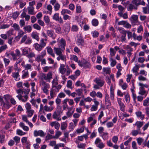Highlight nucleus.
<instances>
[{"instance_id": "obj_1", "label": "nucleus", "mask_w": 149, "mask_h": 149, "mask_svg": "<svg viewBox=\"0 0 149 149\" xmlns=\"http://www.w3.org/2000/svg\"><path fill=\"white\" fill-rule=\"evenodd\" d=\"M40 85L41 87V89L43 92L46 94L48 93V89L50 88L49 84L44 80H40L39 82Z\"/></svg>"}, {"instance_id": "obj_2", "label": "nucleus", "mask_w": 149, "mask_h": 149, "mask_svg": "<svg viewBox=\"0 0 149 149\" xmlns=\"http://www.w3.org/2000/svg\"><path fill=\"white\" fill-rule=\"evenodd\" d=\"M61 87L62 86L61 85H58L57 86H52L50 91V95L51 98H54L56 95V93L59 92Z\"/></svg>"}, {"instance_id": "obj_3", "label": "nucleus", "mask_w": 149, "mask_h": 149, "mask_svg": "<svg viewBox=\"0 0 149 149\" xmlns=\"http://www.w3.org/2000/svg\"><path fill=\"white\" fill-rule=\"evenodd\" d=\"M29 93V91H27L26 90L24 92V93L23 94V95H22L18 94L16 96V97L18 98V99L23 102H26L28 100V95Z\"/></svg>"}, {"instance_id": "obj_4", "label": "nucleus", "mask_w": 149, "mask_h": 149, "mask_svg": "<svg viewBox=\"0 0 149 149\" xmlns=\"http://www.w3.org/2000/svg\"><path fill=\"white\" fill-rule=\"evenodd\" d=\"M41 79L42 80H45L47 81H50L52 78V73L51 72H48L47 74L42 73L41 75Z\"/></svg>"}, {"instance_id": "obj_5", "label": "nucleus", "mask_w": 149, "mask_h": 149, "mask_svg": "<svg viewBox=\"0 0 149 149\" xmlns=\"http://www.w3.org/2000/svg\"><path fill=\"white\" fill-rule=\"evenodd\" d=\"M31 38L26 34L23 36L20 41V43H24L26 45H29L32 42Z\"/></svg>"}, {"instance_id": "obj_6", "label": "nucleus", "mask_w": 149, "mask_h": 149, "mask_svg": "<svg viewBox=\"0 0 149 149\" xmlns=\"http://www.w3.org/2000/svg\"><path fill=\"white\" fill-rule=\"evenodd\" d=\"M57 42L59 47L62 48L63 49H65L66 46V41L65 39L63 38H58L57 39Z\"/></svg>"}, {"instance_id": "obj_7", "label": "nucleus", "mask_w": 149, "mask_h": 149, "mask_svg": "<svg viewBox=\"0 0 149 149\" xmlns=\"http://www.w3.org/2000/svg\"><path fill=\"white\" fill-rule=\"evenodd\" d=\"M123 48L124 49L127 50V57L129 60L130 59V56L132 54V52L133 50V49L129 45H124L123 46Z\"/></svg>"}, {"instance_id": "obj_8", "label": "nucleus", "mask_w": 149, "mask_h": 149, "mask_svg": "<svg viewBox=\"0 0 149 149\" xmlns=\"http://www.w3.org/2000/svg\"><path fill=\"white\" fill-rule=\"evenodd\" d=\"M78 64L79 66L83 67L85 68H90L91 66L90 63L85 60L79 62L78 63Z\"/></svg>"}, {"instance_id": "obj_9", "label": "nucleus", "mask_w": 149, "mask_h": 149, "mask_svg": "<svg viewBox=\"0 0 149 149\" xmlns=\"http://www.w3.org/2000/svg\"><path fill=\"white\" fill-rule=\"evenodd\" d=\"M95 143L96 146L100 149L103 148L105 146V144L103 143L99 138H97L95 142Z\"/></svg>"}, {"instance_id": "obj_10", "label": "nucleus", "mask_w": 149, "mask_h": 149, "mask_svg": "<svg viewBox=\"0 0 149 149\" xmlns=\"http://www.w3.org/2000/svg\"><path fill=\"white\" fill-rule=\"evenodd\" d=\"M47 33L48 36L51 37L53 39H54L56 37V35L54 31L52 30H47Z\"/></svg>"}, {"instance_id": "obj_11", "label": "nucleus", "mask_w": 149, "mask_h": 149, "mask_svg": "<svg viewBox=\"0 0 149 149\" xmlns=\"http://www.w3.org/2000/svg\"><path fill=\"white\" fill-rule=\"evenodd\" d=\"M94 81L100 87L102 86L104 83V81L103 79L99 78L95 79Z\"/></svg>"}, {"instance_id": "obj_12", "label": "nucleus", "mask_w": 149, "mask_h": 149, "mask_svg": "<svg viewBox=\"0 0 149 149\" xmlns=\"http://www.w3.org/2000/svg\"><path fill=\"white\" fill-rule=\"evenodd\" d=\"M94 104L92 105L91 109V110L92 111H96L97 110L98 106L99 104V102L97 101L95 99H94Z\"/></svg>"}, {"instance_id": "obj_13", "label": "nucleus", "mask_w": 149, "mask_h": 149, "mask_svg": "<svg viewBox=\"0 0 149 149\" xmlns=\"http://www.w3.org/2000/svg\"><path fill=\"white\" fill-rule=\"evenodd\" d=\"M34 135L35 136H40L41 137H43L45 136L44 132L42 130L38 131L35 130L34 132Z\"/></svg>"}, {"instance_id": "obj_14", "label": "nucleus", "mask_w": 149, "mask_h": 149, "mask_svg": "<svg viewBox=\"0 0 149 149\" xmlns=\"http://www.w3.org/2000/svg\"><path fill=\"white\" fill-rule=\"evenodd\" d=\"M114 89L115 88L113 87L112 85H111L110 90V96L111 100H113L114 97Z\"/></svg>"}, {"instance_id": "obj_15", "label": "nucleus", "mask_w": 149, "mask_h": 149, "mask_svg": "<svg viewBox=\"0 0 149 149\" xmlns=\"http://www.w3.org/2000/svg\"><path fill=\"white\" fill-rule=\"evenodd\" d=\"M105 101L107 106H108L111 105V103L109 99V95L107 93H105Z\"/></svg>"}, {"instance_id": "obj_16", "label": "nucleus", "mask_w": 149, "mask_h": 149, "mask_svg": "<svg viewBox=\"0 0 149 149\" xmlns=\"http://www.w3.org/2000/svg\"><path fill=\"white\" fill-rule=\"evenodd\" d=\"M139 84L141 86L139 88V91L138 93L139 94L141 95H144L146 93V91L144 90V88L142 87L143 84L141 83H139Z\"/></svg>"}, {"instance_id": "obj_17", "label": "nucleus", "mask_w": 149, "mask_h": 149, "mask_svg": "<svg viewBox=\"0 0 149 149\" xmlns=\"http://www.w3.org/2000/svg\"><path fill=\"white\" fill-rule=\"evenodd\" d=\"M1 105L2 106V109L3 110L8 109L11 106L9 102H5L2 103Z\"/></svg>"}, {"instance_id": "obj_18", "label": "nucleus", "mask_w": 149, "mask_h": 149, "mask_svg": "<svg viewBox=\"0 0 149 149\" xmlns=\"http://www.w3.org/2000/svg\"><path fill=\"white\" fill-rule=\"evenodd\" d=\"M54 51L57 55L62 54V52L65 50L60 47H56L54 48Z\"/></svg>"}, {"instance_id": "obj_19", "label": "nucleus", "mask_w": 149, "mask_h": 149, "mask_svg": "<svg viewBox=\"0 0 149 149\" xmlns=\"http://www.w3.org/2000/svg\"><path fill=\"white\" fill-rule=\"evenodd\" d=\"M39 34L36 32H33L31 34V36L34 39L38 41L40 39L39 36Z\"/></svg>"}, {"instance_id": "obj_20", "label": "nucleus", "mask_w": 149, "mask_h": 149, "mask_svg": "<svg viewBox=\"0 0 149 149\" xmlns=\"http://www.w3.org/2000/svg\"><path fill=\"white\" fill-rule=\"evenodd\" d=\"M65 67V65L64 64H60V67L59 68V71L62 74H65L66 71V69Z\"/></svg>"}, {"instance_id": "obj_21", "label": "nucleus", "mask_w": 149, "mask_h": 149, "mask_svg": "<svg viewBox=\"0 0 149 149\" xmlns=\"http://www.w3.org/2000/svg\"><path fill=\"white\" fill-rule=\"evenodd\" d=\"M75 142L77 145V147L79 149H83L86 146L85 143L79 142L78 141L76 140Z\"/></svg>"}, {"instance_id": "obj_22", "label": "nucleus", "mask_w": 149, "mask_h": 149, "mask_svg": "<svg viewBox=\"0 0 149 149\" xmlns=\"http://www.w3.org/2000/svg\"><path fill=\"white\" fill-rule=\"evenodd\" d=\"M137 7H136L132 3H130L127 7V9L128 11H132L133 10H136Z\"/></svg>"}, {"instance_id": "obj_23", "label": "nucleus", "mask_w": 149, "mask_h": 149, "mask_svg": "<svg viewBox=\"0 0 149 149\" xmlns=\"http://www.w3.org/2000/svg\"><path fill=\"white\" fill-rule=\"evenodd\" d=\"M53 106H48L47 104L44 107V110L47 112H51L54 109Z\"/></svg>"}, {"instance_id": "obj_24", "label": "nucleus", "mask_w": 149, "mask_h": 149, "mask_svg": "<svg viewBox=\"0 0 149 149\" xmlns=\"http://www.w3.org/2000/svg\"><path fill=\"white\" fill-rule=\"evenodd\" d=\"M77 43L78 46L81 48L84 47L85 45L84 40L81 39H79L77 40Z\"/></svg>"}, {"instance_id": "obj_25", "label": "nucleus", "mask_w": 149, "mask_h": 149, "mask_svg": "<svg viewBox=\"0 0 149 149\" xmlns=\"http://www.w3.org/2000/svg\"><path fill=\"white\" fill-rule=\"evenodd\" d=\"M142 113L141 111H137L135 113L137 117L140 118L141 120H143L145 116L142 114Z\"/></svg>"}, {"instance_id": "obj_26", "label": "nucleus", "mask_w": 149, "mask_h": 149, "mask_svg": "<svg viewBox=\"0 0 149 149\" xmlns=\"http://www.w3.org/2000/svg\"><path fill=\"white\" fill-rule=\"evenodd\" d=\"M22 52V55H26L28 54L29 49L27 47H25L23 49H21Z\"/></svg>"}, {"instance_id": "obj_27", "label": "nucleus", "mask_w": 149, "mask_h": 149, "mask_svg": "<svg viewBox=\"0 0 149 149\" xmlns=\"http://www.w3.org/2000/svg\"><path fill=\"white\" fill-rule=\"evenodd\" d=\"M132 22L134 24H137L138 23V17L137 15H133L132 16Z\"/></svg>"}, {"instance_id": "obj_28", "label": "nucleus", "mask_w": 149, "mask_h": 149, "mask_svg": "<svg viewBox=\"0 0 149 149\" xmlns=\"http://www.w3.org/2000/svg\"><path fill=\"white\" fill-rule=\"evenodd\" d=\"M47 52L48 54L51 55L53 57H55V55L53 53V50L50 47H47L46 48Z\"/></svg>"}, {"instance_id": "obj_29", "label": "nucleus", "mask_w": 149, "mask_h": 149, "mask_svg": "<svg viewBox=\"0 0 149 149\" xmlns=\"http://www.w3.org/2000/svg\"><path fill=\"white\" fill-rule=\"evenodd\" d=\"M70 60L72 61H74L78 63L79 62H80V61H78V57L75 55H71L70 56Z\"/></svg>"}, {"instance_id": "obj_30", "label": "nucleus", "mask_w": 149, "mask_h": 149, "mask_svg": "<svg viewBox=\"0 0 149 149\" xmlns=\"http://www.w3.org/2000/svg\"><path fill=\"white\" fill-rule=\"evenodd\" d=\"M33 46L36 50L38 51H41L43 48L40 44L38 43H35L34 45Z\"/></svg>"}, {"instance_id": "obj_31", "label": "nucleus", "mask_w": 149, "mask_h": 149, "mask_svg": "<svg viewBox=\"0 0 149 149\" xmlns=\"http://www.w3.org/2000/svg\"><path fill=\"white\" fill-rule=\"evenodd\" d=\"M144 123L143 121L141 122L137 121L135 123V125L137 126L138 129L139 130L142 127Z\"/></svg>"}, {"instance_id": "obj_32", "label": "nucleus", "mask_w": 149, "mask_h": 149, "mask_svg": "<svg viewBox=\"0 0 149 149\" xmlns=\"http://www.w3.org/2000/svg\"><path fill=\"white\" fill-rule=\"evenodd\" d=\"M66 13L70 15H72V13L68 9H63L61 11V14L62 15H65Z\"/></svg>"}, {"instance_id": "obj_33", "label": "nucleus", "mask_w": 149, "mask_h": 149, "mask_svg": "<svg viewBox=\"0 0 149 149\" xmlns=\"http://www.w3.org/2000/svg\"><path fill=\"white\" fill-rule=\"evenodd\" d=\"M12 74L13 77L15 79V80L18 81L20 79L18 72H13L12 73Z\"/></svg>"}, {"instance_id": "obj_34", "label": "nucleus", "mask_w": 149, "mask_h": 149, "mask_svg": "<svg viewBox=\"0 0 149 149\" xmlns=\"http://www.w3.org/2000/svg\"><path fill=\"white\" fill-rule=\"evenodd\" d=\"M68 124L65 122H63L61 123V129L62 130H65L67 128Z\"/></svg>"}, {"instance_id": "obj_35", "label": "nucleus", "mask_w": 149, "mask_h": 149, "mask_svg": "<svg viewBox=\"0 0 149 149\" xmlns=\"http://www.w3.org/2000/svg\"><path fill=\"white\" fill-rule=\"evenodd\" d=\"M22 72L23 74L22 77V79H25L29 77V72L28 70H23Z\"/></svg>"}, {"instance_id": "obj_36", "label": "nucleus", "mask_w": 149, "mask_h": 149, "mask_svg": "<svg viewBox=\"0 0 149 149\" xmlns=\"http://www.w3.org/2000/svg\"><path fill=\"white\" fill-rule=\"evenodd\" d=\"M34 8L32 6H30L28 8V13L29 14L33 15L35 14L34 13Z\"/></svg>"}, {"instance_id": "obj_37", "label": "nucleus", "mask_w": 149, "mask_h": 149, "mask_svg": "<svg viewBox=\"0 0 149 149\" xmlns=\"http://www.w3.org/2000/svg\"><path fill=\"white\" fill-rule=\"evenodd\" d=\"M143 12L144 14L149 13V5H148L146 7L142 8Z\"/></svg>"}, {"instance_id": "obj_38", "label": "nucleus", "mask_w": 149, "mask_h": 149, "mask_svg": "<svg viewBox=\"0 0 149 149\" xmlns=\"http://www.w3.org/2000/svg\"><path fill=\"white\" fill-rule=\"evenodd\" d=\"M53 118L57 120H61V118L58 117V114L56 112H54L52 115Z\"/></svg>"}, {"instance_id": "obj_39", "label": "nucleus", "mask_w": 149, "mask_h": 149, "mask_svg": "<svg viewBox=\"0 0 149 149\" xmlns=\"http://www.w3.org/2000/svg\"><path fill=\"white\" fill-rule=\"evenodd\" d=\"M19 125L24 131H27L29 130V128L28 127L25 125L23 123H20L19 124Z\"/></svg>"}, {"instance_id": "obj_40", "label": "nucleus", "mask_w": 149, "mask_h": 149, "mask_svg": "<svg viewBox=\"0 0 149 149\" xmlns=\"http://www.w3.org/2000/svg\"><path fill=\"white\" fill-rule=\"evenodd\" d=\"M58 56L57 58V59L58 61H59L61 59L64 61H65L66 57L63 54Z\"/></svg>"}, {"instance_id": "obj_41", "label": "nucleus", "mask_w": 149, "mask_h": 149, "mask_svg": "<svg viewBox=\"0 0 149 149\" xmlns=\"http://www.w3.org/2000/svg\"><path fill=\"white\" fill-rule=\"evenodd\" d=\"M34 112V111L33 109L28 110L26 111V113L27 114V116L29 117H31L32 116Z\"/></svg>"}, {"instance_id": "obj_42", "label": "nucleus", "mask_w": 149, "mask_h": 149, "mask_svg": "<svg viewBox=\"0 0 149 149\" xmlns=\"http://www.w3.org/2000/svg\"><path fill=\"white\" fill-rule=\"evenodd\" d=\"M30 102L34 107H35L36 109L38 108V106L36 104L35 100L33 99H32L30 100Z\"/></svg>"}, {"instance_id": "obj_43", "label": "nucleus", "mask_w": 149, "mask_h": 149, "mask_svg": "<svg viewBox=\"0 0 149 149\" xmlns=\"http://www.w3.org/2000/svg\"><path fill=\"white\" fill-rule=\"evenodd\" d=\"M81 17L82 16H81L80 15H79V16H76L74 17L75 20L77 21L78 24L81 26Z\"/></svg>"}, {"instance_id": "obj_44", "label": "nucleus", "mask_w": 149, "mask_h": 149, "mask_svg": "<svg viewBox=\"0 0 149 149\" xmlns=\"http://www.w3.org/2000/svg\"><path fill=\"white\" fill-rule=\"evenodd\" d=\"M58 79L57 77H56L54 79L52 82V86H57L58 84Z\"/></svg>"}, {"instance_id": "obj_45", "label": "nucleus", "mask_w": 149, "mask_h": 149, "mask_svg": "<svg viewBox=\"0 0 149 149\" xmlns=\"http://www.w3.org/2000/svg\"><path fill=\"white\" fill-rule=\"evenodd\" d=\"M131 3L138 8V6L140 5V0H132Z\"/></svg>"}, {"instance_id": "obj_46", "label": "nucleus", "mask_w": 149, "mask_h": 149, "mask_svg": "<svg viewBox=\"0 0 149 149\" xmlns=\"http://www.w3.org/2000/svg\"><path fill=\"white\" fill-rule=\"evenodd\" d=\"M56 32L58 33L61 34V28L60 26L59 25H57L55 29Z\"/></svg>"}, {"instance_id": "obj_47", "label": "nucleus", "mask_w": 149, "mask_h": 149, "mask_svg": "<svg viewBox=\"0 0 149 149\" xmlns=\"http://www.w3.org/2000/svg\"><path fill=\"white\" fill-rule=\"evenodd\" d=\"M24 30L27 31L28 33L30 32L32 30V28L31 26L28 25L24 27Z\"/></svg>"}, {"instance_id": "obj_48", "label": "nucleus", "mask_w": 149, "mask_h": 149, "mask_svg": "<svg viewBox=\"0 0 149 149\" xmlns=\"http://www.w3.org/2000/svg\"><path fill=\"white\" fill-rule=\"evenodd\" d=\"M82 11L81 8V6L77 4L76 6V13H80Z\"/></svg>"}, {"instance_id": "obj_49", "label": "nucleus", "mask_w": 149, "mask_h": 149, "mask_svg": "<svg viewBox=\"0 0 149 149\" xmlns=\"http://www.w3.org/2000/svg\"><path fill=\"white\" fill-rule=\"evenodd\" d=\"M12 26L16 31H19V30H20L19 25L16 23L13 24Z\"/></svg>"}, {"instance_id": "obj_50", "label": "nucleus", "mask_w": 149, "mask_h": 149, "mask_svg": "<svg viewBox=\"0 0 149 149\" xmlns=\"http://www.w3.org/2000/svg\"><path fill=\"white\" fill-rule=\"evenodd\" d=\"M139 68V65L136 64L135 66H134L132 69V71L134 73H137Z\"/></svg>"}, {"instance_id": "obj_51", "label": "nucleus", "mask_w": 149, "mask_h": 149, "mask_svg": "<svg viewBox=\"0 0 149 149\" xmlns=\"http://www.w3.org/2000/svg\"><path fill=\"white\" fill-rule=\"evenodd\" d=\"M14 30L13 29H10L7 32V35L8 37L12 36L13 34Z\"/></svg>"}, {"instance_id": "obj_52", "label": "nucleus", "mask_w": 149, "mask_h": 149, "mask_svg": "<svg viewBox=\"0 0 149 149\" xmlns=\"http://www.w3.org/2000/svg\"><path fill=\"white\" fill-rule=\"evenodd\" d=\"M3 61L6 66H8L10 62V61L9 59L5 57L3 58Z\"/></svg>"}, {"instance_id": "obj_53", "label": "nucleus", "mask_w": 149, "mask_h": 149, "mask_svg": "<svg viewBox=\"0 0 149 149\" xmlns=\"http://www.w3.org/2000/svg\"><path fill=\"white\" fill-rule=\"evenodd\" d=\"M103 70L107 74H109L110 73V69L109 68H103Z\"/></svg>"}, {"instance_id": "obj_54", "label": "nucleus", "mask_w": 149, "mask_h": 149, "mask_svg": "<svg viewBox=\"0 0 149 149\" xmlns=\"http://www.w3.org/2000/svg\"><path fill=\"white\" fill-rule=\"evenodd\" d=\"M92 25L94 26H97L98 24V20L96 19H93L92 21Z\"/></svg>"}, {"instance_id": "obj_55", "label": "nucleus", "mask_w": 149, "mask_h": 149, "mask_svg": "<svg viewBox=\"0 0 149 149\" xmlns=\"http://www.w3.org/2000/svg\"><path fill=\"white\" fill-rule=\"evenodd\" d=\"M10 55L12 56L13 61H16L17 59V56L13 52H11L10 53Z\"/></svg>"}, {"instance_id": "obj_56", "label": "nucleus", "mask_w": 149, "mask_h": 149, "mask_svg": "<svg viewBox=\"0 0 149 149\" xmlns=\"http://www.w3.org/2000/svg\"><path fill=\"white\" fill-rule=\"evenodd\" d=\"M79 28L78 26L75 25H73L71 28L72 31L73 32H77Z\"/></svg>"}, {"instance_id": "obj_57", "label": "nucleus", "mask_w": 149, "mask_h": 149, "mask_svg": "<svg viewBox=\"0 0 149 149\" xmlns=\"http://www.w3.org/2000/svg\"><path fill=\"white\" fill-rule=\"evenodd\" d=\"M11 97L8 95H4L3 99L5 100V102H8V100H10Z\"/></svg>"}, {"instance_id": "obj_58", "label": "nucleus", "mask_w": 149, "mask_h": 149, "mask_svg": "<svg viewBox=\"0 0 149 149\" xmlns=\"http://www.w3.org/2000/svg\"><path fill=\"white\" fill-rule=\"evenodd\" d=\"M44 39H41L40 40V45L43 48L44 47L46 46V42L44 41Z\"/></svg>"}, {"instance_id": "obj_59", "label": "nucleus", "mask_w": 149, "mask_h": 149, "mask_svg": "<svg viewBox=\"0 0 149 149\" xmlns=\"http://www.w3.org/2000/svg\"><path fill=\"white\" fill-rule=\"evenodd\" d=\"M125 98L127 103H129L130 102V97L128 94H127L125 96Z\"/></svg>"}, {"instance_id": "obj_60", "label": "nucleus", "mask_w": 149, "mask_h": 149, "mask_svg": "<svg viewBox=\"0 0 149 149\" xmlns=\"http://www.w3.org/2000/svg\"><path fill=\"white\" fill-rule=\"evenodd\" d=\"M59 13H56L52 17L53 19L55 21H58L59 19Z\"/></svg>"}, {"instance_id": "obj_61", "label": "nucleus", "mask_w": 149, "mask_h": 149, "mask_svg": "<svg viewBox=\"0 0 149 149\" xmlns=\"http://www.w3.org/2000/svg\"><path fill=\"white\" fill-rule=\"evenodd\" d=\"M43 19L46 24H48L49 23L50 19L48 16L46 15L44 16Z\"/></svg>"}, {"instance_id": "obj_62", "label": "nucleus", "mask_w": 149, "mask_h": 149, "mask_svg": "<svg viewBox=\"0 0 149 149\" xmlns=\"http://www.w3.org/2000/svg\"><path fill=\"white\" fill-rule=\"evenodd\" d=\"M17 134L20 136H22L26 134V133L23 132L22 130L18 129L17 130Z\"/></svg>"}, {"instance_id": "obj_63", "label": "nucleus", "mask_w": 149, "mask_h": 149, "mask_svg": "<svg viewBox=\"0 0 149 149\" xmlns=\"http://www.w3.org/2000/svg\"><path fill=\"white\" fill-rule=\"evenodd\" d=\"M77 95L79 96H81L83 93V90L81 89H78L76 90Z\"/></svg>"}, {"instance_id": "obj_64", "label": "nucleus", "mask_w": 149, "mask_h": 149, "mask_svg": "<svg viewBox=\"0 0 149 149\" xmlns=\"http://www.w3.org/2000/svg\"><path fill=\"white\" fill-rule=\"evenodd\" d=\"M25 106L26 108V111L31 109V106L29 103H26L25 104Z\"/></svg>"}]
</instances>
